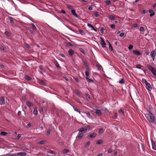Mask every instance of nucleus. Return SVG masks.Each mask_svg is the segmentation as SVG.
<instances>
[{"instance_id":"a18cd8bd","label":"nucleus","mask_w":156,"mask_h":156,"mask_svg":"<svg viewBox=\"0 0 156 156\" xmlns=\"http://www.w3.org/2000/svg\"><path fill=\"white\" fill-rule=\"evenodd\" d=\"M119 112L120 113V114H122L123 115H124V112L123 110L122 109H120L119 111Z\"/></svg>"},{"instance_id":"09e8293b","label":"nucleus","mask_w":156,"mask_h":156,"mask_svg":"<svg viewBox=\"0 0 156 156\" xmlns=\"http://www.w3.org/2000/svg\"><path fill=\"white\" fill-rule=\"evenodd\" d=\"M142 66L140 64H138L137 65L136 67V68L139 69H141V68Z\"/></svg>"},{"instance_id":"c9c22d12","label":"nucleus","mask_w":156,"mask_h":156,"mask_svg":"<svg viewBox=\"0 0 156 156\" xmlns=\"http://www.w3.org/2000/svg\"><path fill=\"white\" fill-rule=\"evenodd\" d=\"M108 46H109V49L111 51H112L113 50L112 47L111 45V44L110 42H109L108 43Z\"/></svg>"},{"instance_id":"69168bd1","label":"nucleus","mask_w":156,"mask_h":156,"mask_svg":"<svg viewBox=\"0 0 156 156\" xmlns=\"http://www.w3.org/2000/svg\"><path fill=\"white\" fill-rule=\"evenodd\" d=\"M39 68L41 70H43V66L42 65H40L39 66Z\"/></svg>"},{"instance_id":"412c9836","label":"nucleus","mask_w":156,"mask_h":156,"mask_svg":"<svg viewBox=\"0 0 156 156\" xmlns=\"http://www.w3.org/2000/svg\"><path fill=\"white\" fill-rule=\"evenodd\" d=\"M83 134L82 133H79V135L77 136V137L79 138H81L83 136Z\"/></svg>"},{"instance_id":"b1692460","label":"nucleus","mask_w":156,"mask_h":156,"mask_svg":"<svg viewBox=\"0 0 156 156\" xmlns=\"http://www.w3.org/2000/svg\"><path fill=\"white\" fill-rule=\"evenodd\" d=\"M80 51V52H81L82 53H83L84 55H85L86 54L85 51V50L82 48H80L79 49Z\"/></svg>"},{"instance_id":"a878e982","label":"nucleus","mask_w":156,"mask_h":156,"mask_svg":"<svg viewBox=\"0 0 156 156\" xmlns=\"http://www.w3.org/2000/svg\"><path fill=\"white\" fill-rule=\"evenodd\" d=\"M55 65L56 66V67L57 68H58L59 69H61V67L59 66V65L58 63L57 62H55Z\"/></svg>"},{"instance_id":"e2e57ef3","label":"nucleus","mask_w":156,"mask_h":156,"mask_svg":"<svg viewBox=\"0 0 156 156\" xmlns=\"http://www.w3.org/2000/svg\"><path fill=\"white\" fill-rule=\"evenodd\" d=\"M25 46L26 48H29L30 47V45L28 44H26L25 45Z\"/></svg>"},{"instance_id":"c756f323","label":"nucleus","mask_w":156,"mask_h":156,"mask_svg":"<svg viewBox=\"0 0 156 156\" xmlns=\"http://www.w3.org/2000/svg\"><path fill=\"white\" fill-rule=\"evenodd\" d=\"M7 134V133L5 132H1L0 133V135L3 136H6Z\"/></svg>"},{"instance_id":"ea45409f","label":"nucleus","mask_w":156,"mask_h":156,"mask_svg":"<svg viewBox=\"0 0 156 156\" xmlns=\"http://www.w3.org/2000/svg\"><path fill=\"white\" fill-rule=\"evenodd\" d=\"M8 156H16V154H7Z\"/></svg>"},{"instance_id":"4d7b16f0","label":"nucleus","mask_w":156,"mask_h":156,"mask_svg":"<svg viewBox=\"0 0 156 156\" xmlns=\"http://www.w3.org/2000/svg\"><path fill=\"white\" fill-rule=\"evenodd\" d=\"M5 34L7 36H9L10 35V33L9 32L7 31H6L5 32Z\"/></svg>"},{"instance_id":"f257e3e1","label":"nucleus","mask_w":156,"mask_h":156,"mask_svg":"<svg viewBox=\"0 0 156 156\" xmlns=\"http://www.w3.org/2000/svg\"><path fill=\"white\" fill-rule=\"evenodd\" d=\"M147 120L150 122L153 123L155 121V117L154 115L151 112H149L148 113L145 115Z\"/></svg>"},{"instance_id":"c03bdc74","label":"nucleus","mask_w":156,"mask_h":156,"mask_svg":"<svg viewBox=\"0 0 156 156\" xmlns=\"http://www.w3.org/2000/svg\"><path fill=\"white\" fill-rule=\"evenodd\" d=\"M75 92L78 96L80 97V93L78 90H76Z\"/></svg>"},{"instance_id":"7ed1b4c3","label":"nucleus","mask_w":156,"mask_h":156,"mask_svg":"<svg viewBox=\"0 0 156 156\" xmlns=\"http://www.w3.org/2000/svg\"><path fill=\"white\" fill-rule=\"evenodd\" d=\"M90 127L89 126H87L86 128H82L78 130L79 133L84 132L85 133L87 132V129H90Z\"/></svg>"},{"instance_id":"680f3d73","label":"nucleus","mask_w":156,"mask_h":156,"mask_svg":"<svg viewBox=\"0 0 156 156\" xmlns=\"http://www.w3.org/2000/svg\"><path fill=\"white\" fill-rule=\"evenodd\" d=\"M51 132V130L48 129L47 131V135H48L50 134Z\"/></svg>"},{"instance_id":"aec40b11","label":"nucleus","mask_w":156,"mask_h":156,"mask_svg":"<svg viewBox=\"0 0 156 156\" xmlns=\"http://www.w3.org/2000/svg\"><path fill=\"white\" fill-rule=\"evenodd\" d=\"M119 83L121 84H124L125 83V81L123 78L121 79L119 81Z\"/></svg>"},{"instance_id":"20e7f679","label":"nucleus","mask_w":156,"mask_h":156,"mask_svg":"<svg viewBox=\"0 0 156 156\" xmlns=\"http://www.w3.org/2000/svg\"><path fill=\"white\" fill-rule=\"evenodd\" d=\"M156 55V48L152 51L151 53L150 56L152 58L153 60L154 61V57Z\"/></svg>"},{"instance_id":"1a4fd4ad","label":"nucleus","mask_w":156,"mask_h":156,"mask_svg":"<svg viewBox=\"0 0 156 156\" xmlns=\"http://www.w3.org/2000/svg\"><path fill=\"white\" fill-rule=\"evenodd\" d=\"M71 12L73 16L76 18H78L79 16L78 15L76 14L75 12V9H73L71 11Z\"/></svg>"},{"instance_id":"8fccbe9b","label":"nucleus","mask_w":156,"mask_h":156,"mask_svg":"<svg viewBox=\"0 0 156 156\" xmlns=\"http://www.w3.org/2000/svg\"><path fill=\"white\" fill-rule=\"evenodd\" d=\"M142 81L143 83H144L145 84H146L147 82L146 80L144 78L142 79Z\"/></svg>"},{"instance_id":"6e6552de","label":"nucleus","mask_w":156,"mask_h":156,"mask_svg":"<svg viewBox=\"0 0 156 156\" xmlns=\"http://www.w3.org/2000/svg\"><path fill=\"white\" fill-rule=\"evenodd\" d=\"M104 127L101 126L98 130V133L99 134H100L103 133L104 132Z\"/></svg>"},{"instance_id":"774afa93","label":"nucleus","mask_w":156,"mask_h":156,"mask_svg":"<svg viewBox=\"0 0 156 156\" xmlns=\"http://www.w3.org/2000/svg\"><path fill=\"white\" fill-rule=\"evenodd\" d=\"M138 26V24L137 23H135L133 24V26L134 27H136Z\"/></svg>"},{"instance_id":"bf43d9fd","label":"nucleus","mask_w":156,"mask_h":156,"mask_svg":"<svg viewBox=\"0 0 156 156\" xmlns=\"http://www.w3.org/2000/svg\"><path fill=\"white\" fill-rule=\"evenodd\" d=\"M110 27L113 29H114L115 27V25L114 24H112L110 26Z\"/></svg>"},{"instance_id":"6e6d98bb","label":"nucleus","mask_w":156,"mask_h":156,"mask_svg":"<svg viewBox=\"0 0 156 156\" xmlns=\"http://www.w3.org/2000/svg\"><path fill=\"white\" fill-rule=\"evenodd\" d=\"M85 96L87 99L90 98V96L88 94H86L85 95Z\"/></svg>"},{"instance_id":"2f4dec72","label":"nucleus","mask_w":156,"mask_h":156,"mask_svg":"<svg viewBox=\"0 0 156 156\" xmlns=\"http://www.w3.org/2000/svg\"><path fill=\"white\" fill-rule=\"evenodd\" d=\"M9 20L10 23H11L12 24L14 23V19L12 17H9Z\"/></svg>"},{"instance_id":"338daca9","label":"nucleus","mask_w":156,"mask_h":156,"mask_svg":"<svg viewBox=\"0 0 156 156\" xmlns=\"http://www.w3.org/2000/svg\"><path fill=\"white\" fill-rule=\"evenodd\" d=\"M21 137V135L20 134H19L18 135H17V139H19Z\"/></svg>"},{"instance_id":"e433bc0d","label":"nucleus","mask_w":156,"mask_h":156,"mask_svg":"<svg viewBox=\"0 0 156 156\" xmlns=\"http://www.w3.org/2000/svg\"><path fill=\"white\" fill-rule=\"evenodd\" d=\"M90 142L89 141L87 142L86 144H85L84 146L85 147H88V146L90 144Z\"/></svg>"},{"instance_id":"2eb2a0df","label":"nucleus","mask_w":156,"mask_h":156,"mask_svg":"<svg viewBox=\"0 0 156 156\" xmlns=\"http://www.w3.org/2000/svg\"><path fill=\"white\" fill-rule=\"evenodd\" d=\"M26 104V105L29 107H33L34 106L33 104L28 101H27Z\"/></svg>"},{"instance_id":"9b49d317","label":"nucleus","mask_w":156,"mask_h":156,"mask_svg":"<svg viewBox=\"0 0 156 156\" xmlns=\"http://www.w3.org/2000/svg\"><path fill=\"white\" fill-rule=\"evenodd\" d=\"M16 154H17V156H25L27 155V153L24 152H20L16 153Z\"/></svg>"},{"instance_id":"39448f33","label":"nucleus","mask_w":156,"mask_h":156,"mask_svg":"<svg viewBox=\"0 0 156 156\" xmlns=\"http://www.w3.org/2000/svg\"><path fill=\"white\" fill-rule=\"evenodd\" d=\"M145 85L146 86V88L148 90L150 91L151 90V89H152L151 87V84H150V83H149L147 82L145 84Z\"/></svg>"},{"instance_id":"f8f14e48","label":"nucleus","mask_w":156,"mask_h":156,"mask_svg":"<svg viewBox=\"0 0 156 156\" xmlns=\"http://www.w3.org/2000/svg\"><path fill=\"white\" fill-rule=\"evenodd\" d=\"M95 113L97 114L98 116L101 115L102 114L101 111L99 109H95Z\"/></svg>"},{"instance_id":"a19ab883","label":"nucleus","mask_w":156,"mask_h":156,"mask_svg":"<svg viewBox=\"0 0 156 156\" xmlns=\"http://www.w3.org/2000/svg\"><path fill=\"white\" fill-rule=\"evenodd\" d=\"M69 151V150L67 149H64L62 151V152L63 153H66Z\"/></svg>"},{"instance_id":"bb28decb","label":"nucleus","mask_w":156,"mask_h":156,"mask_svg":"<svg viewBox=\"0 0 156 156\" xmlns=\"http://www.w3.org/2000/svg\"><path fill=\"white\" fill-rule=\"evenodd\" d=\"M108 18L112 20H115V16L112 15H110L108 17Z\"/></svg>"},{"instance_id":"7c9ffc66","label":"nucleus","mask_w":156,"mask_h":156,"mask_svg":"<svg viewBox=\"0 0 156 156\" xmlns=\"http://www.w3.org/2000/svg\"><path fill=\"white\" fill-rule=\"evenodd\" d=\"M103 141L101 140H98L96 143L97 144H100L103 143Z\"/></svg>"},{"instance_id":"4c0bfd02","label":"nucleus","mask_w":156,"mask_h":156,"mask_svg":"<svg viewBox=\"0 0 156 156\" xmlns=\"http://www.w3.org/2000/svg\"><path fill=\"white\" fill-rule=\"evenodd\" d=\"M94 15L98 17L99 16V13L97 12H94Z\"/></svg>"},{"instance_id":"cd10ccee","label":"nucleus","mask_w":156,"mask_h":156,"mask_svg":"<svg viewBox=\"0 0 156 156\" xmlns=\"http://www.w3.org/2000/svg\"><path fill=\"white\" fill-rule=\"evenodd\" d=\"M33 113L35 115H37V108H34V111H33Z\"/></svg>"},{"instance_id":"79ce46f5","label":"nucleus","mask_w":156,"mask_h":156,"mask_svg":"<svg viewBox=\"0 0 156 156\" xmlns=\"http://www.w3.org/2000/svg\"><path fill=\"white\" fill-rule=\"evenodd\" d=\"M104 30H105V29L103 27H101L100 28V31L102 33H104Z\"/></svg>"},{"instance_id":"dca6fc26","label":"nucleus","mask_w":156,"mask_h":156,"mask_svg":"<svg viewBox=\"0 0 156 156\" xmlns=\"http://www.w3.org/2000/svg\"><path fill=\"white\" fill-rule=\"evenodd\" d=\"M38 82L41 85H45V82L42 80H38Z\"/></svg>"},{"instance_id":"ddd939ff","label":"nucleus","mask_w":156,"mask_h":156,"mask_svg":"<svg viewBox=\"0 0 156 156\" xmlns=\"http://www.w3.org/2000/svg\"><path fill=\"white\" fill-rule=\"evenodd\" d=\"M149 12L150 13H151L150 15V17H152L153 16H154L155 14V12L152 9H150L149 11Z\"/></svg>"},{"instance_id":"864d4df0","label":"nucleus","mask_w":156,"mask_h":156,"mask_svg":"<svg viewBox=\"0 0 156 156\" xmlns=\"http://www.w3.org/2000/svg\"><path fill=\"white\" fill-rule=\"evenodd\" d=\"M45 141L44 140H41L40 141L39 144H43L44 143Z\"/></svg>"},{"instance_id":"c85d7f7f","label":"nucleus","mask_w":156,"mask_h":156,"mask_svg":"<svg viewBox=\"0 0 156 156\" xmlns=\"http://www.w3.org/2000/svg\"><path fill=\"white\" fill-rule=\"evenodd\" d=\"M1 101L3 104H5V98L4 97H2L1 98Z\"/></svg>"},{"instance_id":"a211bd4d","label":"nucleus","mask_w":156,"mask_h":156,"mask_svg":"<svg viewBox=\"0 0 156 156\" xmlns=\"http://www.w3.org/2000/svg\"><path fill=\"white\" fill-rule=\"evenodd\" d=\"M96 136V133H92L90 134V137L91 138L94 137Z\"/></svg>"},{"instance_id":"052dcab7","label":"nucleus","mask_w":156,"mask_h":156,"mask_svg":"<svg viewBox=\"0 0 156 156\" xmlns=\"http://www.w3.org/2000/svg\"><path fill=\"white\" fill-rule=\"evenodd\" d=\"M124 35V33H122L119 34V36L120 37H122Z\"/></svg>"},{"instance_id":"0eeeda50","label":"nucleus","mask_w":156,"mask_h":156,"mask_svg":"<svg viewBox=\"0 0 156 156\" xmlns=\"http://www.w3.org/2000/svg\"><path fill=\"white\" fill-rule=\"evenodd\" d=\"M133 53L136 55H140L142 54V53L138 50H134L133 51Z\"/></svg>"},{"instance_id":"13d9d810","label":"nucleus","mask_w":156,"mask_h":156,"mask_svg":"<svg viewBox=\"0 0 156 156\" xmlns=\"http://www.w3.org/2000/svg\"><path fill=\"white\" fill-rule=\"evenodd\" d=\"M133 46L131 44L128 47V48L129 50H130L133 48Z\"/></svg>"},{"instance_id":"473e14b6","label":"nucleus","mask_w":156,"mask_h":156,"mask_svg":"<svg viewBox=\"0 0 156 156\" xmlns=\"http://www.w3.org/2000/svg\"><path fill=\"white\" fill-rule=\"evenodd\" d=\"M73 109L75 111L77 112H79V113H80V112L78 108L75 107L74 106H73Z\"/></svg>"},{"instance_id":"f3484780","label":"nucleus","mask_w":156,"mask_h":156,"mask_svg":"<svg viewBox=\"0 0 156 156\" xmlns=\"http://www.w3.org/2000/svg\"><path fill=\"white\" fill-rule=\"evenodd\" d=\"M85 75L86 76V77H87L89 75V72L88 68H87L85 71Z\"/></svg>"},{"instance_id":"603ef678","label":"nucleus","mask_w":156,"mask_h":156,"mask_svg":"<svg viewBox=\"0 0 156 156\" xmlns=\"http://www.w3.org/2000/svg\"><path fill=\"white\" fill-rule=\"evenodd\" d=\"M74 80L76 82H79V79L77 77H74Z\"/></svg>"},{"instance_id":"4be33fe9","label":"nucleus","mask_w":156,"mask_h":156,"mask_svg":"<svg viewBox=\"0 0 156 156\" xmlns=\"http://www.w3.org/2000/svg\"><path fill=\"white\" fill-rule=\"evenodd\" d=\"M78 32H79L82 35H84L85 34V33L84 32V31L81 29H79Z\"/></svg>"},{"instance_id":"72a5a7b5","label":"nucleus","mask_w":156,"mask_h":156,"mask_svg":"<svg viewBox=\"0 0 156 156\" xmlns=\"http://www.w3.org/2000/svg\"><path fill=\"white\" fill-rule=\"evenodd\" d=\"M105 3L106 4L108 5H109L111 4V2L109 0H107L105 2Z\"/></svg>"},{"instance_id":"f704fd0d","label":"nucleus","mask_w":156,"mask_h":156,"mask_svg":"<svg viewBox=\"0 0 156 156\" xmlns=\"http://www.w3.org/2000/svg\"><path fill=\"white\" fill-rule=\"evenodd\" d=\"M67 8L69 9H73V7L70 5L67 4L66 5Z\"/></svg>"},{"instance_id":"49530a36","label":"nucleus","mask_w":156,"mask_h":156,"mask_svg":"<svg viewBox=\"0 0 156 156\" xmlns=\"http://www.w3.org/2000/svg\"><path fill=\"white\" fill-rule=\"evenodd\" d=\"M87 25L89 27H90L91 28V30H92V29H94V27L91 25L90 24L88 23L87 24Z\"/></svg>"},{"instance_id":"393cba45","label":"nucleus","mask_w":156,"mask_h":156,"mask_svg":"<svg viewBox=\"0 0 156 156\" xmlns=\"http://www.w3.org/2000/svg\"><path fill=\"white\" fill-rule=\"evenodd\" d=\"M86 79L87 81L88 82H94V81L93 80L89 78L88 77H86Z\"/></svg>"},{"instance_id":"de8ad7c7","label":"nucleus","mask_w":156,"mask_h":156,"mask_svg":"<svg viewBox=\"0 0 156 156\" xmlns=\"http://www.w3.org/2000/svg\"><path fill=\"white\" fill-rule=\"evenodd\" d=\"M83 64L87 67V68L88 67V66L87 65V63L86 61H83Z\"/></svg>"},{"instance_id":"3c124183","label":"nucleus","mask_w":156,"mask_h":156,"mask_svg":"<svg viewBox=\"0 0 156 156\" xmlns=\"http://www.w3.org/2000/svg\"><path fill=\"white\" fill-rule=\"evenodd\" d=\"M140 30L141 32H143L144 31V29L143 27H141L140 28Z\"/></svg>"},{"instance_id":"423d86ee","label":"nucleus","mask_w":156,"mask_h":156,"mask_svg":"<svg viewBox=\"0 0 156 156\" xmlns=\"http://www.w3.org/2000/svg\"><path fill=\"white\" fill-rule=\"evenodd\" d=\"M101 44L102 47L104 48L106 46V44L105 41L102 37H101Z\"/></svg>"},{"instance_id":"6ab92c4d","label":"nucleus","mask_w":156,"mask_h":156,"mask_svg":"<svg viewBox=\"0 0 156 156\" xmlns=\"http://www.w3.org/2000/svg\"><path fill=\"white\" fill-rule=\"evenodd\" d=\"M96 66L97 67V68H98V70H99L101 71V70H102V67L99 64H97Z\"/></svg>"},{"instance_id":"5fc2aeb1","label":"nucleus","mask_w":156,"mask_h":156,"mask_svg":"<svg viewBox=\"0 0 156 156\" xmlns=\"http://www.w3.org/2000/svg\"><path fill=\"white\" fill-rule=\"evenodd\" d=\"M39 112L41 114H43V109L41 108H40V110H39Z\"/></svg>"},{"instance_id":"0e129e2a","label":"nucleus","mask_w":156,"mask_h":156,"mask_svg":"<svg viewBox=\"0 0 156 156\" xmlns=\"http://www.w3.org/2000/svg\"><path fill=\"white\" fill-rule=\"evenodd\" d=\"M60 12L62 13L65 14L66 13V12L63 9H62L60 11Z\"/></svg>"},{"instance_id":"f03ea898","label":"nucleus","mask_w":156,"mask_h":156,"mask_svg":"<svg viewBox=\"0 0 156 156\" xmlns=\"http://www.w3.org/2000/svg\"><path fill=\"white\" fill-rule=\"evenodd\" d=\"M147 67L149 70L156 77V70L151 65L148 66Z\"/></svg>"},{"instance_id":"4468645a","label":"nucleus","mask_w":156,"mask_h":156,"mask_svg":"<svg viewBox=\"0 0 156 156\" xmlns=\"http://www.w3.org/2000/svg\"><path fill=\"white\" fill-rule=\"evenodd\" d=\"M151 143L152 147V148L154 150H156V146L155 145V144L154 143L153 140H151Z\"/></svg>"},{"instance_id":"5701e85b","label":"nucleus","mask_w":156,"mask_h":156,"mask_svg":"<svg viewBox=\"0 0 156 156\" xmlns=\"http://www.w3.org/2000/svg\"><path fill=\"white\" fill-rule=\"evenodd\" d=\"M25 78L28 81L30 80H31V78L30 77L27 75H25Z\"/></svg>"},{"instance_id":"9d476101","label":"nucleus","mask_w":156,"mask_h":156,"mask_svg":"<svg viewBox=\"0 0 156 156\" xmlns=\"http://www.w3.org/2000/svg\"><path fill=\"white\" fill-rule=\"evenodd\" d=\"M68 54L69 56H72L73 55L74 53V51L72 50V49H69L68 51Z\"/></svg>"},{"instance_id":"37998d69","label":"nucleus","mask_w":156,"mask_h":156,"mask_svg":"<svg viewBox=\"0 0 156 156\" xmlns=\"http://www.w3.org/2000/svg\"><path fill=\"white\" fill-rule=\"evenodd\" d=\"M85 114H86V116L88 117H89L90 116V113L88 111L85 112Z\"/></svg>"},{"instance_id":"58836bf2","label":"nucleus","mask_w":156,"mask_h":156,"mask_svg":"<svg viewBox=\"0 0 156 156\" xmlns=\"http://www.w3.org/2000/svg\"><path fill=\"white\" fill-rule=\"evenodd\" d=\"M31 25L33 29L34 30H36L37 28H36V27H35V25L33 24V23H31Z\"/></svg>"}]
</instances>
